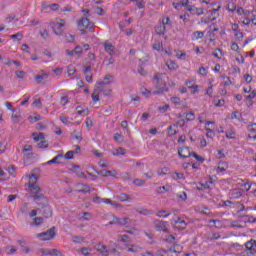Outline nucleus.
<instances>
[{
    "label": "nucleus",
    "instance_id": "obj_9",
    "mask_svg": "<svg viewBox=\"0 0 256 256\" xmlns=\"http://www.w3.org/2000/svg\"><path fill=\"white\" fill-rule=\"evenodd\" d=\"M155 227L158 229V231H163L164 233H168L169 229L167 228V221H161V220H155L154 221Z\"/></svg>",
    "mask_w": 256,
    "mask_h": 256
},
{
    "label": "nucleus",
    "instance_id": "obj_36",
    "mask_svg": "<svg viewBox=\"0 0 256 256\" xmlns=\"http://www.w3.org/2000/svg\"><path fill=\"white\" fill-rule=\"evenodd\" d=\"M211 185H213V181H206L204 184H200L199 189H211Z\"/></svg>",
    "mask_w": 256,
    "mask_h": 256
},
{
    "label": "nucleus",
    "instance_id": "obj_13",
    "mask_svg": "<svg viewBox=\"0 0 256 256\" xmlns=\"http://www.w3.org/2000/svg\"><path fill=\"white\" fill-rule=\"evenodd\" d=\"M189 13H191V15H203L205 12L203 11V8H197L195 6L189 7L188 8Z\"/></svg>",
    "mask_w": 256,
    "mask_h": 256
},
{
    "label": "nucleus",
    "instance_id": "obj_15",
    "mask_svg": "<svg viewBox=\"0 0 256 256\" xmlns=\"http://www.w3.org/2000/svg\"><path fill=\"white\" fill-rule=\"evenodd\" d=\"M104 50L106 51V53H108V55H113V53H115V46L112 43L105 42Z\"/></svg>",
    "mask_w": 256,
    "mask_h": 256
},
{
    "label": "nucleus",
    "instance_id": "obj_7",
    "mask_svg": "<svg viewBox=\"0 0 256 256\" xmlns=\"http://www.w3.org/2000/svg\"><path fill=\"white\" fill-rule=\"evenodd\" d=\"M97 89L99 90V92L102 94V95H111V88H107L105 85H109V82H105V81H98L97 82Z\"/></svg>",
    "mask_w": 256,
    "mask_h": 256
},
{
    "label": "nucleus",
    "instance_id": "obj_48",
    "mask_svg": "<svg viewBox=\"0 0 256 256\" xmlns=\"http://www.w3.org/2000/svg\"><path fill=\"white\" fill-rule=\"evenodd\" d=\"M83 241H85V238H83L82 236H74L73 237L74 243H83Z\"/></svg>",
    "mask_w": 256,
    "mask_h": 256
},
{
    "label": "nucleus",
    "instance_id": "obj_55",
    "mask_svg": "<svg viewBox=\"0 0 256 256\" xmlns=\"http://www.w3.org/2000/svg\"><path fill=\"white\" fill-rule=\"evenodd\" d=\"M66 41H67L68 43H73V41H75V35H73V34H67V35H66Z\"/></svg>",
    "mask_w": 256,
    "mask_h": 256
},
{
    "label": "nucleus",
    "instance_id": "obj_28",
    "mask_svg": "<svg viewBox=\"0 0 256 256\" xmlns=\"http://www.w3.org/2000/svg\"><path fill=\"white\" fill-rule=\"evenodd\" d=\"M231 119H237L238 121H243V115L239 111H234L231 115Z\"/></svg>",
    "mask_w": 256,
    "mask_h": 256
},
{
    "label": "nucleus",
    "instance_id": "obj_19",
    "mask_svg": "<svg viewBox=\"0 0 256 256\" xmlns=\"http://www.w3.org/2000/svg\"><path fill=\"white\" fill-rule=\"evenodd\" d=\"M80 187L76 193H91V187L88 184H81Z\"/></svg>",
    "mask_w": 256,
    "mask_h": 256
},
{
    "label": "nucleus",
    "instance_id": "obj_23",
    "mask_svg": "<svg viewBox=\"0 0 256 256\" xmlns=\"http://www.w3.org/2000/svg\"><path fill=\"white\" fill-rule=\"evenodd\" d=\"M71 137H73L74 139H76V141H79V143H81V141H83V135L81 134V132L77 133V130H74L71 133Z\"/></svg>",
    "mask_w": 256,
    "mask_h": 256
},
{
    "label": "nucleus",
    "instance_id": "obj_63",
    "mask_svg": "<svg viewBox=\"0 0 256 256\" xmlns=\"http://www.w3.org/2000/svg\"><path fill=\"white\" fill-rule=\"evenodd\" d=\"M40 35H41V37H43V39H47V37H49V32L44 29V30L40 31Z\"/></svg>",
    "mask_w": 256,
    "mask_h": 256
},
{
    "label": "nucleus",
    "instance_id": "obj_4",
    "mask_svg": "<svg viewBox=\"0 0 256 256\" xmlns=\"http://www.w3.org/2000/svg\"><path fill=\"white\" fill-rule=\"evenodd\" d=\"M66 22L65 20L61 19V18H57L56 22H52L51 23V27L55 33V35H63V27H65Z\"/></svg>",
    "mask_w": 256,
    "mask_h": 256
},
{
    "label": "nucleus",
    "instance_id": "obj_27",
    "mask_svg": "<svg viewBox=\"0 0 256 256\" xmlns=\"http://www.w3.org/2000/svg\"><path fill=\"white\" fill-rule=\"evenodd\" d=\"M100 94H101V92H99L98 88L94 89V92L92 93V101L94 103H97V101H99Z\"/></svg>",
    "mask_w": 256,
    "mask_h": 256
},
{
    "label": "nucleus",
    "instance_id": "obj_1",
    "mask_svg": "<svg viewBox=\"0 0 256 256\" xmlns=\"http://www.w3.org/2000/svg\"><path fill=\"white\" fill-rule=\"evenodd\" d=\"M29 189L32 191L33 201L36 203V205H38V207H40L38 208L40 213H42L46 219L52 217L53 210H51V206H49V200L47 197L41 193V187L37 185V176H35V174L30 176Z\"/></svg>",
    "mask_w": 256,
    "mask_h": 256
},
{
    "label": "nucleus",
    "instance_id": "obj_2",
    "mask_svg": "<svg viewBox=\"0 0 256 256\" xmlns=\"http://www.w3.org/2000/svg\"><path fill=\"white\" fill-rule=\"evenodd\" d=\"M154 83L156 85L157 90L154 91V95H161L165 93V91H169V88L163 82V74H155Z\"/></svg>",
    "mask_w": 256,
    "mask_h": 256
},
{
    "label": "nucleus",
    "instance_id": "obj_11",
    "mask_svg": "<svg viewBox=\"0 0 256 256\" xmlns=\"http://www.w3.org/2000/svg\"><path fill=\"white\" fill-rule=\"evenodd\" d=\"M172 225L175 227V229H187V222H185V220L181 219V218H177V220H174L172 222Z\"/></svg>",
    "mask_w": 256,
    "mask_h": 256
},
{
    "label": "nucleus",
    "instance_id": "obj_35",
    "mask_svg": "<svg viewBox=\"0 0 256 256\" xmlns=\"http://www.w3.org/2000/svg\"><path fill=\"white\" fill-rule=\"evenodd\" d=\"M114 140L117 141V143H123V141H125V139L123 138V135L119 133L114 134Z\"/></svg>",
    "mask_w": 256,
    "mask_h": 256
},
{
    "label": "nucleus",
    "instance_id": "obj_56",
    "mask_svg": "<svg viewBox=\"0 0 256 256\" xmlns=\"http://www.w3.org/2000/svg\"><path fill=\"white\" fill-rule=\"evenodd\" d=\"M74 53H75V55H81V53H83V47H81V46H76V47L74 48Z\"/></svg>",
    "mask_w": 256,
    "mask_h": 256
},
{
    "label": "nucleus",
    "instance_id": "obj_53",
    "mask_svg": "<svg viewBox=\"0 0 256 256\" xmlns=\"http://www.w3.org/2000/svg\"><path fill=\"white\" fill-rule=\"evenodd\" d=\"M162 25L165 27L166 25H171V18L169 17H164L162 19Z\"/></svg>",
    "mask_w": 256,
    "mask_h": 256
},
{
    "label": "nucleus",
    "instance_id": "obj_59",
    "mask_svg": "<svg viewBox=\"0 0 256 256\" xmlns=\"http://www.w3.org/2000/svg\"><path fill=\"white\" fill-rule=\"evenodd\" d=\"M175 235H168L167 237H166V242L167 243H175Z\"/></svg>",
    "mask_w": 256,
    "mask_h": 256
},
{
    "label": "nucleus",
    "instance_id": "obj_50",
    "mask_svg": "<svg viewBox=\"0 0 256 256\" xmlns=\"http://www.w3.org/2000/svg\"><path fill=\"white\" fill-rule=\"evenodd\" d=\"M136 211L140 215H151V210H149V209H142V210H136Z\"/></svg>",
    "mask_w": 256,
    "mask_h": 256
},
{
    "label": "nucleus",
    "instance_id": "obj_33",
    "mask_svg": "<svg viewBox=\"0 0 256 256\" xmlns=\"http://www.w3.org/2000/svg\"><path fill=\"white\" fill-rule=\"evenodd\" d=\"M126 151L124 148L120 147L118 149H116L114 152H113V155L114 156H119V155H125Z\"/></svg>",
    "mask_w": 256,
    "mask_h": 256
},
{
    "label": "nucleus",
    "instance_id": "obj_22",
    "mask_svg": "<svg viewBox=\"0 0 256 256\" xmlns=\"http://www.w3.org/2000/svg\"><path fill=\"white\" fill-rule=\"evenodd\" d=\"M59 159H63V155L58 154L56 157H54L52 160H49L46 162V165H53V164H59Z\"/></svg>",
    "mask_w": 256,
    "mask_h": 256
},
{
    "label": "nucleus",
    "instance_id": "obj_8",
    "mask_svg": "<svg viewBox=\"0 0 256 256\" xmlns=\"http://www.w3.org/2000/svg\"><path fill=\"white\" fill-rule=\"evenodd\" d=\"M49 79V73L44 72L43 70L40 72V74L36 75L34 77V80L38 85H41V83H45Z\"/></svg>",
    "mask_w": 256,
    "mask_h": 256
},
{
    "label": "nucleus",
    "instance_id": "obj_61",
    "mask_svg": "<svg viewBox=\"0 0 256 256\" xmlns=\"http://www.w3.org/2000/svg\"><path fill=\"white\" fill-rule=\"evenodd\" d=\"M235 37L238 41H243V32H235Z\"/></svg>",
    "mask_w": 256,
    "mask_h": 256
},
{
    "label": "nucleus",
    "instance_id": "obj_10",
    "mask_svg": "<svg viewBox=\"0 0 256 256\" xmlns=\"http://www.w3.org/2000/svg\"><path fill=\"white\" fill-rule=\"evenodd\" d=\"M178 155L179 157H181V159H187V157H191L192 155L191 148L189 147L179 148Z\"/></svg>",
    "mask_w": 256,
    "mask_h": 256
},
{
    "label": "nucleus",
    "instance_id": "obj_30",
    "mask_svg": "<svg viewBox=\"0 0 256 256\" xmlns=\"http://www.w3.org/2000/svg\"><path fill=\"white\" fill-rule=\"evenodd\" d=\"M76 111L78 115H83V113H86V115H89V108L83 109V107L78 106L76 107Z\"/></svg>",
    "mask_w": 256,
    "mask_h": 256
},
{
    "label": "nucleus",
    "instance_id": "obj_38",
    "mask_svg": "<svg viewBox=\"0 0 256 256\" xmlns=\"http://www.w3.org/2000/svg\"><path fill=\"white\" fill-rule=\"evenodd\" d=\"M214 57H216L217 59H221V55H223V50L222 49H215V51L213 52Z\"/></svg>",
    "mask_w": 256,
    "mask_h": 256
},
{
    "label": "nucleus",
    "instance_id": "obj_14",
    "mask_svg": "<svg viewBox=\"0 0 256 256\" xmlns=\"http://www.w3.org/2000/svg\"><path fill=\"white\" fill-rule=\"evenodd\" d=\"M95 249H96V251L101 253V255H103V256L109 255V250H107V246H105V245L97 244Z\"/></svg>",
    "mask_w": 256,
    "mask_h": 256
},
{
    "label": "nucleus",
    "instance_id": "obj_51",
    "mask_svg": "<svg viewBox=\"0 0 256 256\" xmlns=\"http://www.w3.org/2000/svg\"><path fill=\"white\" fill-rule=\"evenodd\" d=\"M189 3H190L189 0H182L181 1L182 7H185L187 9V11H189V7H193Z\"/></svg>",
    "mask_w": 256,
    "mask_h": 256
},
{
    "label": "nucleus",
    "instance_id": "obj_6",
    "mask_svg": "<svg viewBox=\"0 0 256 256\" xmlns=\"http://www.w3.org/2000/svg\"><path fill=\"white\" fill-rule=\"evenodd\" d=\"M93 67V62L89 61L83 66V73L86 75L87 83H93V74H91V68Z\"/></svg>",
    "mask_w": 256,
    "mask_h": 256
},
{
    "label": "nucleus",
    "instance_id": "obj_40",
    "mask_svg": "<svg viewBox=\"0 0 256 256\" xmlns=\"http://www.w3.org/2000/svg\"><path fill=\"white\" fill-rule=\"evenodd\" d=\"M169 215H171V213H167L166 210H161L157 213V217H164V218H167L169 217Z\"/></svg>",
    "mask_w": 256,
    "mask_h": 256
},
{
    "label": "nucleus",
    "instance_id": "obj_64",
    "mask_svg": "<svg viewBox=\"0 0 256 256\" xmlns=\"http://www.w3.org/2000/svg\"><path fill=\"white\" fill-rule=\"evenodd\" d=\"M256 98V90H253L250 95L246 97V99H255Z\"/></svg>",
    "mask_w": 256,
    "mask_h": 256
},
{
    "label": "nucleus",
    "instance_id": "obj_60",
    "mask_svg": "<svg viewBox=\"0 0 256 256\" xmlns=\"http://www.w3.org/2000/svg\"><path fill=\"white\" fill-rule=\"evenodd\" d=\"M253 127H256V123L248 125V131L250 133H256V128H253Z\"/></svg>",
    "mask_w": 256,
    "mask_h": 256
},
{
    "label": "nucleus",
    "instance_id": "obj_49",
    "mask_svg": "<svg viewBox=\"0 0 256 256\" xmlns=\"http://www.w3.org/2000/svg\"><path fill=\"white\" fill-rule=\"evenodd\" d=\"M186 120L187 121H195V113H193V112L187 113Z\"/></svg>",
    "mask_w": 256,
    "mask_h": 256
},
{
    "label": "nucleus",
    "instance_id": "obj_43",
    "mask_svg": "<svg viewBox=\"0 0 256 256\" xmlns=\"http://www.w3.org/2000/svg\"><path fill=\"white\" fill-rule=\"evenodd\" d=\"M153 49H155L156 51H161V49H163V43L161 42H155L153 44Z\"/></svg>",
    "mask_w": 256,
    "mask_h": 256
},
{
    "label": "nucleus",
    "instance_id": "obj_3",
    "mask_svg": "<svg viewBox=\"0 0 256 256\" xmlns=\"http://www.w3.org/2000/svg\"><path fill=\"white\" fill-rule=\"evenodd\" d=\"M78 27L80 28V31L82 34L87 33V31L85 29H88V31H90V33H93V31H95V24L93 22H90L89 18H87V16L82 17L78 21Z\"/></svg>",
    "mask_w": 256,
    "mask_h": 256
},
{
    "label": "nucleus",
    "instance_id": "obj_46",
    "mask_svg": "<svg viewBox=\"0 0 256 256\" xmlns=\"http://www.w3.org/2000/svg\"><path fill=\"white\" fill-rule=\"evenodd\" d=\"M121 127L124 129V131H126V133H129V124L127 120L122 121Z\"/></svg>",
    "mask_w": 256,
    "mask_h": 256
},
{
    "label": "nucleus",
    "instance_id": "obj_12",
    "mask_svg": "<svg viewBox=\"0 0 256 256\" xmlns=\"http://www.w3.org/2000/svg\"><path fill=\"white\" fill-rule=\"evenodd\" d=\"M247 251H250L251 255H256V241L251 239L245 243Z\"/></svg>",
    "mask_w": 256,
    "mask_h": 256
},
{
    "label": "nucleus",
    "instance_id": "obj_26",
    "mask_svg": "<svg viewBox=\"0 0 256 256\" xmlns=\"http://www.w3.org/2000/svg\"><path fill=\"white\" fill-rule=\"evenodd\" d=\"M34 141L35 143L39 141H45V134L44 133H39V134H33Z\"/></svg>",
    "mask_w": 256,
    "mask_h": 256
},
{
    "label": "nucleus",
    "instance_id": "obj_16",
    "mask_svg": "<svg viewBox=\"0 0 256 256\" xmlns=\"http://www.w3.org/2000/svg\"><path fill=\"white\" fill-rule=\"evenodd\" d=\"M205 37L204 31H194L192 34V41H199V39H203Z\"/></svg>",
    "mask_w": 256,
    "mask_h": 256
},
{
    "label": "nucleus",
    "instance_id": "obj_37",
    "mask_svg": "<svg viewBox=\"0 0 256 256\" xmlns=\"http://www.w3.org/2000/svg\"><path fill=\"white\" fill-rule=\"evenodd\" d=\"M77 69L75 68V66H68L67 68V72H68V75L69 77H71V75H75Z\"/></svg>",
    "mask_w": 256,
    "mask_h": 256
},
{
    "label": "nucleus",
    "instance_id": "obj_39",
    "mask_svg": "<svg viewBox=\"0 0 256 256\" xmlns=\"http://www.w3.org/2000/svg\"><path fill=\"white\" fill-rule=\"evenodd\" d=\"M119 201L123 202V201H129V194H125V193H121L118 196Z\"/></svg>",
    "mask_w": 256,
    "mask_h": 256
},
{
    "label": "nucleus",
    "instance_id": "obj_52",
    "mask_svg": "<svg viewBox=\"0 0 256 256\" xmlns=\"http://www.w3.org/2000/svg\"><path fill=\"white\" fill-rule=\"evenodd\" d=\"M139 75H142V77H145L147 75V71L143 69V65H140L138 68Z\"/></svg>",
    "mask_w": 256,
    "mask_h": 256
},
{
    "label": "nucleus",
    "instance_id": "obj_17",
    "mask_svg": "<svg viewBox=\"0 0 256 256\" xmlns=\"http://www.w3.org/2000/svg\"><path fill=\"white\" fill-rule=\"evenodd\" d=\"M116 223L117 225H121L123 227L125 225H129L131 223V219L127 217H124V218L116 217Z\"/></svg>",
    "mask_w": 256,
    "mask_h": 256
},
{
    "label": "nucleus",
    "instance_id": "obj_31",
    "mask_svg": "<svg viewBox=\"0 0 256 256\" xmlns=\"http://www.w3.org/2000/svg\"><path fill=\"white\" fill-rule=\"evenodd\" d=\"M133 184L136 185V187H143V185H145V180L136 178L133 180Z\"/></svg>",
    "mask_w": 256,
    "mask_h": 256
},
{
    "label": "nucleus",
    "instance_id": "obj_5",
    "mask_svg": "<svg viewBox=\"0 0 256 256\" xmlns=\"http://www.w3.org/2000/svg\"><path fill=\"white\" fill-rule=\"evenodd\" d=\"M36 237L41 241H51L55 237V227L48 229L46 232L36 234Z\"/></svg>",
    "mask_w": 256,
    "mask_h": 256
},
{
    "label": "nucleus",
    "instance_id": "obj_57",
    "mask_svg": "<svg viewBox=\"0 0 256 256\" xmlns=\"http://www.w3.org/2000/svg\"><path fill=\"white\" fill-rule=\"evenodd\" d=\"M39 253H41L42 255H51V249L41 248L39 250Z\"/></svg>",
    "mask_w": 256,
    "mask_h": 256
},
{
    "label": "nucleus",
    "instance_id": "obj_21",
    "mask_svg": "<svg viewBox=\"0 0 256 256\" xmlns=\"http://www.w3.org/2000/svg\"><path fill=\"white\" fill-rule=\"evenodd\" d=\"M243 192L241 190L234 189L230 191V197L231 199H239V197H242Z\"/></svg>",
    "mask_w": 256,
    "mask_h": 256
},
{
    "label": "nucleus",
    "instance_id": "obj_32",
    "mask_svg": "<svg viewBox=\"0 0 256 256\" xmlns=\"http://www.w3.org/2000/svg\"><path fill=\"white\" fill-rule=\"evenodd\" d=\"M6 253L7 255H13V253H17V248L15 246H7Z\"/></svg>",
    "mask_w": 256,
    "mask_h": 256
},
{
    "label": "nucleus",
    "instance_id": "obj_44",
    "mask_svg": "<svg viewBox=\"0 0 256 256\" xmlns=\"http://www.w3.org/2000/svg\"><path fill=\"white\" fill-rule=\"evenodd\" d=\"M135 3L138 9H145V0H138Z\"/></svg>",
    "mask_w": 256,
    "mask_h": 256
},
{
    "label": "nucleus",
    "instance_id": "obj_45",
    "mask_svg": "<svg viewBox=\"0 0 256 256\" xmlns=\"http://www.w3.org/2000/svg\"><path fill=\"white\" fill-rule=\"evenodd\" d=\"M81 253H82V255L89 256V255H91V249L87 248V247H83L81 249Z\"/></svg>",
    "mask_w": 256,
    "mask_h": 256
},
{
    "label": "nucleus",
    "instance_id": "obj_62",
    "mask_svg": "<svg viewBox=\"0 0 256 256\" xmlns=\"http://www.w3.org/2000/svg\"><path fill=\"white\" fill-rule=\"evenodd\" d=\"M173 179H183V173H179V172H175L174 174H173Z\"/></svg>",
    "mask_w": 256,
    "mask_h": 256
},
{
    "label": "nucleus",
    "instance_id": "obj_42",
    "mask_svg": "<svg viewBox=\"0 0 256 256\" xmlns=\"http://www.w3.org/2000/svg\"><path fill=\"white\" fill-rule=\"evenodd\" d=\"M33 221H34V225H36V227H39V225L43 223V217H35Z\"/></svg>",
    "mask_w": 256,
    "mask_h": 256
},
{
    "label": "nucleus",
    "instance_id": "obj_34",
    "mask_svg": "<svg viewBox=\"0 0 256 256\" xmlns=\"http://www.w3.org/2000/svg\"><path fill=\"white\" fill-rule=\"evenodd\" d=\"M39 149H47L49 147V143L45 140H40V142L37 144Z\"/></svg>",
    "mask_w": 256,
    "mask_h": 256
},
{
    "label": "nucleus",
    "instance_id": "obj_20",
    "mask_svg": "<svg viewBox=\"0 0 256 256\" xmlns=\"http://www.w3.org/2000/svg\"><path fill=\"white\" fill-rule=\"evenodd\" d=\"M165 31H167V27L164 26L163 24H159L158 26L155 27V33L157 35H165Z\"/></svg>",
    "mask_w": 256,
    "mask_h": 256
},
{
    "label": "nucleus",
    "instance_id": "obj_24",
    "mask_svg": "<svg viewBox=\"0 0 256 256\" xmlns=\"http://www.w3.org/2000/svg\"><path fill=\"white\" fill-rule=\"evenodd\" d=\"M18 243L21 246V250L23 251V253H26V254L30 253L31 249H29V247L25 245V241L20 240L18 241Z\"/></svg>",
    "mask_w": 256,
    "mask_h": 256
},
{
    "label": "nucleus",
    "instance_id": "obj_58",
    "mask_svg": "<svg viewBox=\"0 0 256 256\" xmlns=\"http://www.w3.org/2000/svg\"><path fill=\"white\" fill-rule=\"evenodd\" d=\"M236 9H237V5H235V3L228 4V11H230L231 13H233Z\"/></svg>",
    "mask_w": 256,
    "mask_h": 256
},
{
    "label": "nucleus",
    "instance_id": "obj_18",
    "mask_svg": "<svg viewBox=\"0 0 256 256\" xmlns=\"http://www.w3.org/2000/svg\"><path fill=\"white\" fill-rule=\"evenodd\" d=\"M166 66L168 67L169 71H177V69H179V65H177V62L173 60H168L166 62Z\"/></svg>",
    "mask_w": 256,
    "mask_h": 256
},
{
    "label": "nucleus",
    "instance_id": "obj_41",
    "mask_svg": "<svg viewBox=\"0 0 256 256\" xmlns=\"http://www.w3.org/2000/svg\"><path fill=\"white\" fill-rule=\"evenodd\" d=\"M11 39H17V41H21V39H23V34L21 32H18L16 34H13L10 36Z\"/></svg>",
    "mask_w": 256,
    "mask_h": 256
},
{
    "label": "nucleus",
    "instance_id": "obj_47",
    "mask_svg": "<svg viewBox=\"0 0 256 256\" xmlns=\"http://www.w3.org/2000/svg\"><path fill=\"white\" fill-rule=\"evenodd\" d=\"M50 256H62V254L61 251H59L58 249H51Z\"/></svg>",
    "mask_w": 256,
    "mask_h": 256
},
{
    "label": "nucleus",
    "instance_id": "obj_25",
    "mask_svg": "<svg viewBox=\"0 0 256 256\" xmlns=\"http://www.w3.org/2000/svg\"><path fill=\"white\" fill-rule=\"evenodd\" d=\"M73 169H78V171H76V174L78 175V177H82V179H87V175H85V173H83L80 169L81 166L79 165H74Z\"/></svg>",
    "mask_w": 256,
    "mask_h": 256
},
{
    "label": "nucleus",
    "instance_id": "obj_54",
    "mask_svg": "<svg viewBox=\"0 0 256 256\" xmlns=\"http://www.w3.org/2000/svg\"><path fill=\"white\" fill-rule=\"evenodd\" d=\"M127 247H128V251L131 253H137V251H139V248L133 245H127Z\"/></svg>",
    "mask_w": 256,
    "mask_h": 256
},
{
    "label": "nucleus",
    "instance_id": "obj_29",
    "mask_svg": "<svg viewBox=\"0 0 256 256\" xmlns=\"http://www.w3.org/2000/svg\"><path fill=\"white\" fill-rule=\"evenodd\" d=\"M31 151H33V146H31V145L24 146L23 153L25 156L32 155L33 153H31Z\"/></svg>",
    "mask_w": 256,
    "mask_h": 256
}]
</instances>
